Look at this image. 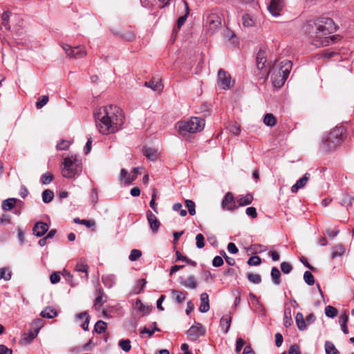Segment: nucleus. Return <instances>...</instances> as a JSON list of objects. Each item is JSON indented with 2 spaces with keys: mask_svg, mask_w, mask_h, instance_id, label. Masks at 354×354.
Returning <instances> with one entry per match:
<instances>
[{
  "mask_svg": "<svg viewBox=\"0 0 354 354\" xmlns=\"http://www.w3.org/2000/svg\"><path fill=\"white\" fill-rule=\"evenodd\" d=\"M336 30L333 20L328 17H320L309 20L304 26V31L312 39V44L316 46H326L333 44L338 35L329 36Z\"/></svg>",
  "mask_w": 354,
  "mask_h": 354,
  "instance_id": "1",
  "label": "nucleus"
},
{
  "mask_svg": "<svg viewBox=\"0 0 354 354\" xmlns=\"http://www.w3.org/2000/svg\"><path fill=\"white\" fill-rule=\"evenodd\" d=\"M94 117L99 131L104 135L118 131L124 122L122 110L112 104L100 108Z\"/></svg>",
  "mask_w": 354,
  "mask_h": 354,
  "instance_id": "2",
  "label": "nucleus"
},
{
  "mask_svg": "<svg viewBox=\"0 0 354 354\" xmlns=\"http://www.w3.org/2000/svg\"><path fill=\"white\" fill-rule=\"evenodd\" d=\"M176 127L179 134L185 137L189 133L201 131L205 127V120L198 117H192L188 120L178 122Z\"/></svg>",
  "mask_w": 354,
  "mask_h": 354,
  "instance_id": "3",
  "label": "nucleus"
},
{
  "mask_svg": "<svg viewBox=\"0 0 354 354\" xmlns=\"http://www.w3.org/2000/svg\"><path fill=\"white\" fill-rule=\"evenodd\" d=\"M345 129L336 127L322 138V147L326 151L335 149L344 139Z\"/></svg>",
  "mask_w": 354,
  "mask_h": 354,
  "instance_id": "4",
  "label": "nucleus"
},
{
  "mask_svg": "<svg viewBox=\"0 0 354 354\" xmlns=\"http://www.w3.org/2000/svg\"><path fill=\"white\" fill-rule=\"evenodd\" d=\"M82 171L81 160L76 156L67 157L64 161V167L62 169V176L65 178H73L80 174Z\"/></svg>",
  "mask_w": 354,
  "mask_h": 354,
  "instance_id": "5",
  "label": "nucleus"
},
{
  "mask_svg": "<svg viewBox=\"0 0 354 354\" xmlns=\"http://www.w3.org/2000/svg\"><path fill=\"white\" fill-rule=\"evenodd\" d=\"M221 24V19L219 16V10H212L207 15L206 19V24L208 26L209 30L212 32L218 30Z\"/></svg>",
  "mask_w": 354,
  "mask_h": 354,
  "instance_id": "6",
  "label": "nucleus"
},
{
  "mask_svg": "<svg viewBox=\"0 0 354 354\" xmlns=\"http://www.w3.org/2000/svg\"><path fill=\"white\" fill-rule=\"evenodd\" d=\"M62 47L71 58L80 59L86 55V51L83 46H75L72 48L68 44H63Z\"/></svg>",
  "mask_w": 354,
  "mask_h": 354,
  "instance_id": "7",
  "label": "nucleus"
},
{
  "mask_svg": "<svg viewBox=\"0 0 354 354\" xmlns=\"http://www.w3.org/2000/svg\"><path fill=\"white\" fill-rule=\"evenodd\" d=\"M88 269L89 266L84 258L79 259L74 267V271L77 272L82 279L85 281L88 279Z\"/></svg>",
  "mask_w": 354,
  "mask_h": 354,
  "instance_id": "8",
  "label": "nucleus"
},
{
  "mask_svg": "<svg viewBox=\"0 0 354 354\" xmlns=\"http://www.w3.org/2000/svg\"><path fill=\"white\" fill-rule=\"evenodd\" d=\"M205 333V328L199 323H196L189 328L187 332V337L191 341L197 340L201 336Z\"/></svg>",
  "mask_w": 354,
  "mask_h": 354,
  "instance_id": "9",
  "label": "nucleus"
},
{
  "mask_svg": "<svg viewBox=\"0 0 354 354\" xmlns=\"http://www.w3.org/2000/svg\"><path fill=\"white\" fill-rule=\"evenodd\" d=\"M292 64L290 60H284L281 62L279 71V75H282V82L278 84H284L292 69Z\"/></svg>",
  "mask_w": 354,
  "mask_h": 354,
  "instance_id": "10",
  "label": "nucleus"
},
{
  "mask_svg": "<svg viewBox=\"0 0 354 354\" xmlns=\"http://www.w3.org/2000/svg\"><path fill=\"white\" fill-rule=\"evenodd\" d=\"M223 207L227 210L233 211L237 208L236 198L231 192H227L223 199Z\"/></svg>",
  "mask_w": 354,
  "mask_h": 354,
  "instance_id": "11",
  "label": "nucleus"
},
{
  "mask_svg": "<svg viewBox=\"0 0 354 354\" xmlns=\"http://www.w3.org/2000/svg\"><path fill=\"white\" fill-rule=\"evenodd\" d=\"M284 6V0H271L268 9L272 16L277 17L279 15L280 11Z\"/></svg>",
  "mask_w": 354,
  "mask_h": 354,
  "instance_id": "12",
  "label": "nucleus"
},
{
  "mask_svg": "<svg viewBox=\"0 0 354 354\" xmlns=\"http://www.w3.org/2000/svg\"><path fill=\"white\" fill-rule=\"evenodd\" d=\"M147 217L150 227L153 233H156L160 227V223L158 220L157 217L150 211L148 210L147 212Z\"/></svg>",
  "mask_w": 354,
  "mask_h": 354,
  "instance_id": "13",
  "label": "nucleus"
},
{
  "mask_svg": "<svg viewBox=\"0 0 354 354\" xmlns=\"http://www.w3.org/2000/svg\"><path fill=\"white\" fill-rule=\"evenodd\" d=\"M145 86L151 88L155 91H161L163 88V85L161 82V79L158 77H153L149 81L145 82Z\"/></svg>",
  "mask_w": 354,
  "mask_h": 354,
  "instance_id": "14",
  "label": "nucleus"
},
{
  "mask_svg": "<svg viewBox=\"0 0 354 354\" xmlns=\"http://www.w3.org/2000/svg\"><path fill=\"white\" fill-rule=\"evenodd\" d=\"M48 228L47 223L41 221L37 222L33 227V234L37 237H41L46 233Z\"/></svg>",
  "mask_w": 354,
  "mask_h": 354,
  "instance_id": "15",
  "label": "nucleus"
},
{
  "mask_svg": "<svg viewBox=\"0 0 354 354\" xmlns=\"http://www.w3.org/2000/svg\"><path fill=\"white\" fill-rule=\"evenodd\" d=\"M97 297L94 301V307L99 310L100 307L106 301V295L104 294L102 288H98L96 290Z\"/></svg>",
  "mask_w": 354,
  "mask_h": 354,
  "instance_id": "16",
  "label": "nucleus"
},
{
  "mask_svg": "<svg viewBox=\"0 0 354 354\" xmlns=\"http://www.w3.org/2000/svg\"><path fill=\"white\" fill-rule=\"evenodd\" d=\"M310 178V174L306 173L300 179H299L295 184L291 187V192L297 193L299 189L303 188Z\"/></svg>",
  "mask_w": 354,
  "mask_h": 354,
  "instance_id": "17",
  "label": "nucleus"
},
{
  "mask_svg": "<svg viewBox=\"0 0 354 354\" xmlns=\"http://www.w3.org/2000/svg\"><path fill=\"white\" fill-rule=\"evenodd\" d=\"M180 283L183 286L189 289H196L198 287V282L196 279L193 275L189 276L185 279H182V280L180 281Z\"/></svg>",
  "mask_w": 354,
  "mask_h": 354,
  "instance_id": "18",
  "label": "nucleus"
},
{
  "mask_svg": "<svg viewBox=\"0 0 354 354\" xmlns=\"http://www.w3.org/2000/svg\"><path fill=\"white\" fill-rule=\"evenodd\" d=\"M249 12H246L242 17V23L245 27H252L255 25V19L253 17L252 11L248 10Z\"/></svg>",
  "mask_w": 354,
  "mask_h": 354,
  "instance_id": "19",
  "label": "nucleus"
},
{
  "mask_svg": "<svg viewBox=\"0 0 354 354\" xmlns=\"http://www.w3.org/2000/svg\"><path fill=\"white\" fill-rule=\"evenodd\" d=\"M253 196L251 194H247L245 196H240L236 198L237 207L248 205L253 201Z\"/></svg>",
  "mask_w": 354,
  "mask_h": 354,
  "instance_id": "20",
  "label": "nucleus"
},
{
  "mask_svg": "<svg viewBox=\"0 0 354 354\" xmlns=\"http://www.w3.org/2000/svg\"><path fill=\"white\" fill-rule=\"evenodd\" d=\"M235 81L230 74L223 71V89H230L234 86Z\"/></svg>",
  "mask_w": 354,
  "mask_h": 354,
  "instance_id": "21",
  "label": "nucleus"
},
{
  "mask_svg": "<svg viewBox=\"0 0 354 354\" xmlns=\"http://www.w3.org/2000/svg\"><path fill=\"white\" fill-rule=\"evenodd\" d=\"M266 54L263 50H259L257 55V66L259 71H262L266 67Z\"/></svg>",
  "mask_w": 354,
  "mask_h": 354,
  "instance_id": "22",
  "label": "nucleus"
},
{
  "mask_svg": "<svg viewBox=\"0 0 354 354\" xmlns=\"http://www.w3.org/2000/svg\"><path fill=\"white\" fill-rule=\"evenodd\" d=\"M144 156L149 160L154 161L158 157V151L156 149L144 147L142 149Z\"/></svg>",
  "mask_w": 354,
  "mask_h": 354,
  "instance_id": "23",
  "label": "nucleus"
},
{
  "mask_svg": "<svg viewBox=\"0 0 354 354\" xmlns=\"http://www.w3.org/2000/svg\"><path fill=\"white\" fill-rule=\"evenodd\" d=\"M209 309L208 295L207 293H202L201 295V305L199 310L201 313H206Z\"/></svg>",
  "mask_w": 354,
  "mask_h": 354,
  "instance_id": "24",
  "label": "nucleus"
},
{
  "mask_svg": "<svg viewBox=\"0 0 354 354\" xmlns=\"http://www.w3.org/2000/svg\"><path fill=\"white\" fill-rule=\"evenodd\" d=\"M183 3L186 8V13L185 15L181 16L176 21V27H174V30H179L181 28V26L185 24V21L187 20V15H189V9L188 3L186 1H183Z\"/></svg>",
  "mask_w": 354,
  "mask_h": 354,
  "instance_id": "25",
  "label": "nucleus"
},
{
  "mask_svg": "<svg viewBox=\"0 0 354 354\" xmlns=\"http://www.w3.org/2000/svg\"><path fill=\"white\" fill-rule=\"evenodd\" d=\"M17 201L19 200L15 198L6 199L2 202V209L5 211H10L15 207Z\"/></svg>",
  "mask_w": 354,
  "mask_h": 354,
  "instance_id": "26",
  "label": "nucleus"
},
{
  "mask_svg": "<svg viewBox=\"0 0 354 354\" xmlns=\"http://www.w3.org/2000/svg\"><path fill=\"white\" fill-rule=\"evenodd\" d=\"M236 3L248 6L253 11L258 12L259 6L257 0H235Z\"/></svg>",
  "mask_w": 354,
  "mask_h": 354,
  "instance_id": "27",
  "label": "nucleus"
},
{
  "mask_svg": "<svg viewBox=\"0 0 354 354\" xmlns=\"http://www.w3.org/2000/svg\"><path fill=\"white\" fill-rule=\"evenodd\" d=\"M354 203V196H351L349 194L345 193L343 194V197L341 200V205L344 206L349 209L352 207V205Z\"/></svg>",
  "mask_w": 354,
  "mask_h": 354,
  "instance_id": "28",
  "label": "nucleus"
},
{
  "mask_svg": "<svg viewBox=\"0 0 354 354\" xmlns=\"http://www.w3.org/2000/svg\"><path fill=\"white\" fill-rule=\"evenodd\" d=\"M171 294L173 298L177 303L182 304L185 300V295H187V292L176 290H171Z\"/></svg>",
  "mask_w": 354,
  "mask_h": 354,
  "instance_id": "29",
  "label": "nucleus"
},
{
  "mask_svg": "<svg viewBox=\"0 0 354 354\" xmlns=\"http://www.w3.org/2000/svg\"><path fill=\"white\" fill-rule=\"evenodd\" d=\"M295 322L298 329L299 330H304L306 328V320L304 318V315L301 313H297L295 317Z\"/></svg>",
  "mask_w": 354,
  "mask_h": 354,
  "instance_id": "30",
  "label": "nucleus"
},
{
  "mask_svg": "<svg viewBox=\"0 0 354 354\" xmlns=\"http://www.w3.org/2000/svg\"><path fill=\"white\" fill-rule=\"evenodd\" d=\"M76 317L78 319H82L85 318V321L81 325V326L84 330H88L89 321H90V316L88 315V313L86 312H83V313H79L77 315Z\"/></svg>",
  "mask_w": 354,
  "mask_h": 354,
  "instance_id": "31",
  "label": "nucleus"
},
{
  "mask_svg": "<svg viewBox=\"0 0 354 354\" xmlns=\"http://www.w3.org/2000/svg\"><path fill=\"white\" fill-rule=\"evenodd\" d=\"M271 278L272 280V282L275 285H279L281 283L280 277H281V272L279 270L277 267H273L271 270Z\"/></svg>",
  "mask_w": 354,
  "mask_h": 354,
  "instance_id": "32",
  "label": "nucleus"
},
{
  "mask_svg": "<svg viewBox=\"0 0 354 354\" xmlns=\"http://www.w3.org/2000/svg\"><path fill=\"white\" fill-rule=\"evenodd\" d=\"M57 315V311L50 307L46 308L41 311V315L42 317L51 319L56 317Z\"/></svg>",
  "mask_w": 354,
  "mask_h": 354,
  "instance_id": "33",
  "label": "nucleus"
},
{
  "mask_svg": "<svg viewBox=\"0 0 354 354\" xmlns=\"http://www.w3.org/2000/svg\"><path fill=\"white\" fill-rule=\"evenodd\" d=\"M264 124L268 126L272 127L276 124V118L272 113H266L263 118Z\"/></svg>",
  "mask_w": 354,
  "mask_h": 354,
  "instance_id": "34",
  "label": "nucleus"
},
{
  "mask_svg": "<svg viewBox=\"0 0 354 354\" xmlns=\"http://www.w3.org/2000/svg\"><path fill=\"white\" fill-rule=\"evenodd\" d=\"M106 327V323L104 321L100 320L95 324L94 330L98 334H102L105 332Z\"/></svg>",
  "mask_w": 354,
  "mask_h": 354,
  "instance_id": "35",
  "label": "nucleus"
},
{
  "mask_svg": "<svg viewBox=\"0 0 354 354\" xmlns=\"http://www.w3.org/2000/svg\"><path fill=\"white\" fill-rule=\"evenodd\" d=\"M325 351L326 354H339L334 344L329 341L325 342Z\"/></svg>",
  "mask_w": 354,
  "mask_h": 354,
  "instance_id": "36",
  "label": "nucleus"
},
{
  "mask_svg": "<svg viewBox=\"0 0 354 354\" xmlns=\"http://www.w3.org/2000/svg\"><path fill=\"white\" fill-rule=\"evenodd\" d=\"M54 197V193L50 189H46L42 193V200L44 203H50Z\"/></svg>",
  "mask_w": 354,
  "mask_h": 354,
  "instance_id": "37",
  "label": "nucleus"
},
{
  "mask_svg": "<svg viewBox=\"0 0 354 354\" xmlns=\"http://www.w3.org/2000/svg\"><path fill=\"white\" fill-rule=\"evenodd\" d=\"M325 314L330 318H334L337 315V310L332 306H327L325 308Z\"/></svg>",
  "mask_w": 354,
  "mask_h": 354,
  "instance_id": "38",
  "label": "nucleus"
},
{
  "mask_svg": "<svg viewBox=\"0 0 354 354\" xmlns=\"http://www.w3.org/2000/svg\"><path fill=\"white\" fill-rule=\"evenodd\" d=\"M44 326V321L41 318L35 319L33 322L31 324V328L32 330L37 331V333H39V330L43 327Z\"/></svg>",
  "mask_w": 354,
  "mask_h": 354,
  "instance_id": "39",
  "label": "nucleus"
},
{
  "mask_svg": "<svg viewBox=\"0 0 354 354\" xmlns=\"http://www.w3.org/2000/svg\"><path fill=\"white\" fill-rule=\"evenodd\" d=\"M74 222L75 223L84 225L85 226H86L88 228L92 227L95 226V221L93 220H86V219L81 220L78 218H74Z\"/></svg>",
  "mask_w": 354,
  "mask_h": 354,
  "instance_id": "40",
  "label": "nucleus"
},
{
  "mask_svg": "<svg viewBox=\"0 0 354 354\" xmlns=\"http://www.w3.org/2000/svg\"><path fill=\"white\" fill-rule=\"evenodd\" d=\"M118 345L121 348V349L123 350L125 352H129L131 350V342L128 339H121L119 342Z\"/></svg>",
  "mask_w": 354,
  "mask_h": 354,
  "instance_id": "41",
  "label": "nucleus"
},
{
  "mask_svg": "<svg viewBox=\"0 0 354 354\" xmlns=\"http://www.w3.org/2000/svg\"><path fill=\"white\" fill-rule=\"evenodd\" d=\"M54 178L53 175L50 172H46L41 177V183L44 185L50 183Z\"/></svg>",
  "mask_w": 354,
  "mask_h": 354,
  "instance_id": "42",
  "label": "nucleus"
},
{
  "mask_svg": "<svg viewBox=\"0 0 354 354\" xmlns=\"http://www.w3.org/2000/svg\"><path fill=\"white\" fill-rule=\"evenodd\" d=\"M304 280L308 286H313L315 283V277L310 271L304 272Z\"/></svg>",
  "mask_w": 354,
  "mask_h": 354,
  "instance_id": "43",
  "label": "nucleus"
},
{
  "mask_svg": "<svg viewBox=\"0 0 354 354\" xmlns=\"http://www.w3.org/2000/svg\"><path fill=\"white\" fill-rule=\"evenodd\" d=\"M12 274L8 268H3L0 269V279H3L8 281L11 279Z\"/></svg>",
  "mask_w": 354,
  "mask_h": 354,
  "instance_id": "44",
  "label": "nucleus"
},
{
  "mask_svg": "<svg viewBox=\"0 0 354 354\" xmlns=\"http://www.w3.org/2000/svg\"><path fill=\"white\" fill-rule=\"evenodd\" d=\"M225 37L228 38V41L232 44L235 45L237 43V39L235 36V35L230 32L227 28L224 32Z\"/></svg>",
  "mask_w": 354,
  "mask_h": 354,
  "instance_id": "45",
  "label": "nucleus"
},
{
  "mask_svg": "<svg viewBox=\"0 0 354 354\" xmlns=\"http://www.w3.org/2000/svg\"><path fill=\"white\" fill-rule=\"evenodd\" d=\"M185 205L187 208L188 209L189 213L190 215L194 216L196 214V209H195V203L192 200H186L185 201Z\"/></svg>",
  "mask_w": 354,
  "mask_h": 354,
  "instance_id": "46",
  "label": "nucleus"
},
{
  "mask_svg": "<svg viewBox=\"0 0 354 354\" xmlns=\"http://www.w3.org/2000/svg\"><path fill=\"white\" fill-rule=\"evenodd\" d=\"M248 279L254 284H259L261 281V277L258 274L250 273L248 274Z\"/></svg>",
  "mask_w": 354,
  "mask_h": 354,
  "instance_id": "47",
  "label": "nucleus"
},
{
  "mask_svg": "<svg viewBox=\"0 0 354 354\" xmlns=\"http://www.w3.org/2000/svg\"><path fill=\"white\" fill-rule=\"evenodd\" d=\"M142 256V252L137 249H133L131 251L129 259L131 261H135L138 260Z\"/></svg>",
  "mask_w": 354,
  "mask_h": 354,
  "instance_id": "48",
  "label": "nucleus"
},
{
  "mask_svg": "<svg viewBox=\"0 0 354 354\" xmlns=\"http://www.w3.org/2000/svg\"><path fill=\"white\" fill-rule=\"evenodd\" d=\"M122 37L128 41H132L136 39V35L131 30H127L122 34Z\"/></svg>",
  "mask_w": 354,
  "mask_h": 354,
  "instance_id": "49",
  "label": "nucleus"
},
{
  "mask_svg": "<svg viewBox=\"0 0 354 354\" xmlns=\"http://www.w3.org/2000/svg\"><path fill=\"white\" fill-rule=\"evenodd\" d=\"M48 100L49 98L48 95H42L37 100L36 102L37 108L41 109L44 105H46L48 103Z\"/></svg>",
  "mask_w": 354,
  "mask_h": 354,
  "instance_id": "50",
  "label": "nucleus"
},
{
  "mask_svg": "<svg viewBox=\"0 0 354 354\" xmlns=\"http://www.w3.org/2000/svg\"><path fill=\"white\" fill-rule=\"evenodd\" d=\"M247 263L249 266H257L261 264V260L258 256H252L249 258Z\"/></svg>",
  "mask_w": 354,
  "mask_h": 354,
  "instance_id": "51",
  "label": "nucleus"
},
{
  "mask_svg": "<svg viewBox=\"0 0 354 354\" xmlns=\"http://www.w3.org/2000/svg\"><path fill=\"white\" fill-rule=\"evenodd\" d=\"M196 247L198 248H203L205 246V237L202 234H198L196 236Z\"/></svg>",
  "mask_w": 354,
  "mask_h": 354,
  "instance_id": "52",
  "label": "nucleus"
},
{
  "mask_svg": "<svg viewBox=\"0 0 354 354\" xmlns=\"http://www.w3.org/2000/svg\"><path fill=\"white\" fill-rule=\"evenodd\" d=\"M138 170H139V168L138 167H135L133 171H132V173L129 176L128 178H127L126 179V183H131L134 180H136V178H137L138 176Z\"/></svg>",
  "mask_w": 354,
  "mask_h": 354,
  "instance_id": "53",
  "label": "nucleus"
},
{
  "mask_svg": "<svg viewBox=\"0 0 354 354\" xmlns=\"http://www.w3.org/2000/svg\"><path fill=\"white\" fill-rule=\"evenodd\" d=\"M281 270L284 274H288L292 270V267L291 264L288 262H282L281 263Z\"/></svg>",
  "mask_w": 354,
  "mask_h": 354,
  "instance_id": "54",
  "label": "nucleus"
},
{
  "mask_svg": "<svg viewBox=\"0 0 354 354\" xmlns=\"http://www.w3.org/2000/svg\"><path fill=\"white\" fill-rule=\"evenodd\" d=\"M245 214L249 216V217H251L252 218H255L257 217V209L255 207H248L246 209H245Z\"/></svg>",
  "mask_w": 354,
  "mask_h": 354,
  "instance_id": "55",
  "label": "nucleus"
},
{
  "mask_svg": "<svg viewBox=\"0 0 354 354\" xmlns=\"http://www.w3.org/2000/svg\"><path fill=\"white\" fill-rule=\"evenodd\" d=\"M69 145L70 143L68 141L62 140L58 142L57 145V149L58 150H67L69 147Z\"/></svg>",
  "mask_w": 354,
  "mask_h": 354,
  "instance_id": "56",
  "label": "nucleus"
},
{
  "mask_svg": "<svg viewBox=\"0 0 354 354\" xmlns=\"http://www.w3.org/2000/svg\"><path fill=\"white\" fill-rule=\"evenodd\" d=\"M91 201L93 205H95L98 201V193L96 188H93L91 194Z\"/></svg>",
  "mask_w": 354,
  "mask_h": 354,
  "instance_id": "57",
  "label": "nucleus"
},
{
  "mask_svg": "<svg viewBox=\"0 0 354 354\" xmlns=\"http://www.w3.org/2000/svg\"><path fill=\"white\" fill-rule=\"evenodd\" d=\"M344 248L342 246H339L332 253V258L335 259L338 257H341L344 253Z\"/></svg>",
  "mask_w": 354,
  "mask_h": 354,
  "instance_id": "58",
  "label": "nucleus"
},
{
  "mask_svg": "<svg viewBox=\"0 0 354 354\" xmlns=\"http://www.w3.org/2000/svg\"><path fill=\"white\" fill-rule=\"evenodd\" d=\"M227 249L228 252L232 254H235L238 253V252H239L238 248L234 243H230L227 245Z\"/></svg>",
  "mask_w": 354,
  "mask_h": 354,
  "instance_id": "59",
  "label": "nucleus"
},
{
  "mask_svg": "<svg viewBox=\"0 0 354 354\" xmlns=\"http://www.w3.org/2000/svg\"><path fill=\"white\" fill-rule=\"evenodd\" d=\"M244 346V340L242 338H238L236 342L235 351L236 353H239Z\"/></svg>",
  "mask_w": 354,
  "mask_h": 354,
  "instance_id": "60",
  "label": "nucleus"
},
{
  "mask_svg": "<svg viewBox=\"0 0 354 354\" xmlns=\"http://www.w3.org/2000/svg\"><path fill=\"white\" fill-rule=\"evenodd\" d=\"M147 281L145 279H140L137 281V286L140 287L138 290H136V293H140L146 285Z\"/></svg>",
  "mask_w": 354,
  "mask_h": 354,
  "instance_id": "61",
  "label": "nucleus"
},
{
  "mask_svg": "<svg viewBox=\"0 0 354 354\" xmlns=\"http://www.w3.org/2000/svg\"><path fill=\"white\" fill-rule=\"evenodd\" d=\"M50 282L53 284L57 283L60 281V275L58 272H53L50 276Z\"/></svg>",
  "mask_w": 354,
  "mask_h": 354,
  "instance_id": "62",
  "label": "nucleus"
},
{
  "mask_svg": "<svg viewBox=\"0 0 354 354\" xmlns=\"http://www.w3.org/2000/svg\"><path fill=\"white\" fill-rule=\"evenodd\" d=\"M0 354H12V350L3 344L0 345Z\"/></svg>",
  "mask_w": 354,
  "mask_h": 354,
  "instance_id": "63",
  "label": "nucleus"
},
{
  "mask_svg": "<svg viewBox=\"0 0 354 354\" xmlns=\"http://www.w3.org/2000/svg\"><path fill=\"white\" fill-rule=\"evenodd\" d=\"M288 354H301L297 344L292 345L289 349Z\"/></svg>",
  "mask_w": 354,
  "mask_h": 354,
  "instance_id": "64",
  "label": "nucleus"
}]
</instances>
